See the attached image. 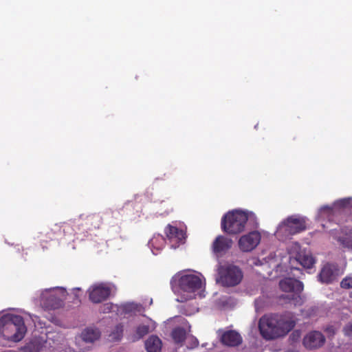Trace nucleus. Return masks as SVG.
I'll use <instances>...</instances> for the list:
<instances>
[{"label": "nucleus", "instance_id": "f257e3e1", "mask_svg": "<svg viewBox=\"0 0 352 352\" xmlns=\"http://www.w3.org/2000/svg\"><path fill=\"white\" fill-rule=\"evenodd\" d=\"M296 325L290 316L270 314L263 316L258 322L261 336L266 340H274L285 336Z\"/></svg>", "mask_w": 352, "mask_h": 352}, {"label": "nucleus", "instance_id": "f03ea898", "mask_svg": "<svg viewBox=\"0 0 352 352\" xmlns=\"http://www.w3.org/2000/svg\"><path fill=\"white\" fill-rule=\"evenodd\" d=\"M22 316L13 314L4 315L0 318V335L8 340L20 341L26 332Z\"/></svg>", "mask_w": 352, "mask_h": 352}, {"label": "nucleus", "instance_id": "7ed1b4c3", "mask_svg": "<svg viewBox=\"0 0 352 352\" xmlns=\"http://www.w3.org/2000/svg\"><path fill=\"white\" fill-rule=\"evenodd\" d=\"M216 281L224 287H234L239 284L243 278L241 270L232 265H220L217 269Z\"/></svg>", "mask_w": 352, "mask_h": 352}, {"label": "nucleus", "instance_id": "20e7f679", "mask_svg": "<svg viewBox=\"0 0 352 352\" xmlns=\"http://www.w3.org/2000/svg\"><path fill=\"white\" fill-rule=\"evenodd\" d=\"M41 303L48 309H56L62 307L66 298V291L63 288L49 289L41 296Z\"/></svg>", "mask_w": 352, "mask_h": 352}, {"label": "nucleus", "instance_id": "39448f33", "mask_svg": "<svg viewBox=\"0 0 352 352\" xmlns=\"http://www.w3.org/2000/svg\"><path fill=\"white\" fill-rule=\"evenodd\" d=\"M179 288L184 292L193 293L202 286L201 279L195 274H184L179 279Z\"/></svg>", "mask_w": 352, "mask_h": 352}, {"label": "nucleus", "instance_id": "423d86ee", "mask_svg": "<svg viewBox=\"0 0 352 352\" xmlns=\"http://www.w3.org/2000/svg\"><path fill=\"white\" fill-rule=\"evenodd\" d=\"M260 241V233L256 231L251 232L240 238L239 246L243 252H250L258 245Z\"/></svg>", "mask_w": 352, "mask_h": 352}, {"label": "nucleus", "instance_id": "0eeeda50", "mask_svg": "<svg viewBox=\"0 0 352 352\" xmlns=\"http://www.w3.org/2000/svg\"><path fill=\"white\" fill-rule=\"evenodd\" d=\"M111 294V289L104 284L91 286L89 289V300L94 303H100L105 300Z\"/></svg>", "mask_w": 352, "mask_h": 352}, {"label": "nucleus", "instance_id": "6e6552de", "mask_svg": "<svg viewBox=\"0 0 352 352\" xmlns=\"http://www.w3.org/2000/svg\"><path fill=\"white\" fill-rule=\"evenodd\" d=\"M325 342V338L322 333L313 331L307 333L303 338V345L307 349H315L321 347Z\"/></svg>", "mask_w": 352, "mask_h": 352}, {"label": "nucleus", "instance_id": "1a4fd4ad", "mask_svg": "<svg viewBox=\"0 0 352 352\" xmlns=\"http://www.w3.org/2000/svg\"><path fill=\"white\" fill-rule=\"evenodd\" d=\"M232 243V239L220 235L213 241L212 249L216 255L221 256L231 248Z\"/></svg>", "mask_w": 352, "mask_h": 352}, {"label": "nucleus", "instance_id": "9d476101", "mask_svg": "<svg viewBox=\"0 0 352 352\" xmlns=\"http://www.w3.org/2000/svg\"><path fill=\"white\" fill-rule=\"evenodd\" d=\"M295 262L300 263L302 267L310 269L315 263V258L309 252L300 251L296 256H291L289 263L292 265Z\"/></svg>", "mask_w": 352, "mask_h": 352}, {"label": "nucleus", "instance_id": "9b49d317", "mask_svg": "<svg viewBox=\"0 0 352 352\" xmlns=\"http://www.w3.org/2000/svg\"><path fill=\"white\" fill-rule=\"evenodd\" d=\"M279 287L285 292L300 293L303 290L302 283L297 279L285 278L280 280Z\"/></svg>", "mask_w": 352, "mask_h": 352}, {"label": "nucleus", "instance_id": "f8f14e48", "mask_svg": "<svg viewBox=\"0 0 352 352\" xmlns=\"http://www.w3.org/2000/svg\"><path fill=\"white\" fill-rule=\"evenodd\" d=\"M221 342L225 346L235 347L239 346L243 339L241 335L234 330L224 331L221 336Z\"/></svg>", "mask_w": 352, "mask_h": 352}, {"label": "nucleus", "instance_id": "ddd939ff", "mask_svg": "<svg viewBox=\"0 0 352 352\" xmlns=\"http://www.w3.org/2000/svg\"><path fill=\"white\" fill-rule=\"evenodd\" d=\"M246 221H222V230L230 235L241 233L245 230Z\"/></svg>", "mask_w": 352, "mask_h": 352}, {"label": "nucleus", "instance_id": "4468645a", "mask_svg": "<svg viewBox=\"0 0 352 352\" xmlns=\"http://www.w3.org/2000/svg\"><path fill=\"white\" fill-rule=\"evenodd\" d=\"M318 276L322 283H332L336 279L337 269L332 265L327 264L322 268Z\"/></svg>", "mask_w": 352, "mask_h": 352}, {"label": "nucleus", "instance_id": "2eb2a0df", "mask_svg": "<svg viewBox=\"0 0 352 352\" xmlns=\"http://www.w3.org/2000/svg\"><path fill=\"white\" fill-rule=\"evenodd\" d=\"M305 222V221H283L279 226V228L289 234H294L306 229Z\"/></svg>", "mask_w": 352, "mask_h": 352}, {"label": "nucleus", "instance_id": "dca6fc26", "mask_svg": "<svg viewBox=\"0 0 352 352\" xmlns=\"http://www.w3.org/2000/svg\"><path fill=\"white\" fill-rule=\"evenodd\" d=\"M165 234L166 237L170 241H175L178 243H184L186 233L183 230L168 225L165 230Z\"/></svg>", "mask_w": 352, "mask_h": 352}, {"label": "nucleus", "instance_id": "f3484780", "mask_svg": "<svg viewBox=\"0 0 352 352\" xmlns=\"http://www.w3.org/2000/svg\"><path fill=\"white\" fill-rule=\"evenodd\" d=\"M101 333L98 329L88 327L80 333V338L85 343L92 344L100 338Z\"/></svg>", "mask_w": 352, "mask_h": 352}, {"label": "nucleus", "instance_id": "a211bd4d", "mask_svg": "<svg viewBox=\"0 0 352 352\" xmlns=\"http://www.w3.org/2000/svg\"><path fill=\"white\" fill-rule=\"evenodd\" d=\"M145 346L147 352H160L162 341L157 336H151L146 340Z\"/></svg>", "mask_w": 352, "mask_h": 352}, {"label": "nucleus", "instance_id": "6ab92c4d", "mask_svg": "<svg viewBox=\"0 0 352 352\" xmlns=\"http://www.w3.org/2000/svg\"><path fill=\"white\" fill-rule=\"evenodd\" d=\"M172 338L176 343H180L184 341L186 332L183 327L175 328L172 331Z\"/></svg>", "mask_w": 352, "mask_h": 352}, {"label": "nucleus", "instance_id": "aec40b11", "mask_svg": "<svg viewBox=\"0 0 352 352\" xmlns=\"http://www.w3.org/2000/svg\"><path fill=\"white\" fill-rule=\"evenodd\" d=\"M149 332V327L148 325L142 324L140 325L136 330L137 334L140 338H142Z\"/></svg>", "mask_w": 352, "mask_h": 352}, {"label": "nucleus", "instance_id": "412c9836", "mask_svg": "<svg viewBox=\"0 0 352 352\" xmlns=\"http://www.w3.org/2000/svg\"><path fill=\"white\" fill-rule=\"evenodd\" d=\"M342 243L348 248H352V232H350L342 239H340Z\"/></svg>", "mask_w": 352, "mask_h": 352}, {"label": "nucleus", "instance_id": "4be33fe9", "mask_svg": "<svg viewBox=\"0 0 352 352\" xmlns=\"http://www.w3.org/2000/svg\"><path fill=\"white\" fill-rule=\"evenodd\" d=\"M340 287L343 289L352 288V276H347L342 279Z\"/></svg>", "mask_w": 352, "mask_h": 352}, {"label": "nucleus", "instance_id": "5701e85b", "mask_svg": "<svg viewBox=\"0 0 352 352\" xmlns=\"http://www.w3.org/2000/svg\"><path fill=\"white\" fill-rule=\"evenodd\" d=\"M122 327L117 326L116 328V331L112 332L110 336L113 340H120L122 337Z\"/></svg>", "mask_w": 352, "mask_h": 352}, {"label": "nucleus", "instance_id": "b1692460", "mask_svg": "<svg viewBox=\"0 0 352 352\" xmlns=\"http://www.w3.org/2000/svg\"><path fill=\"white\" fill-rule=\"evenodd\" d=\"M324 331L329 338L333 336L336 333L337 329L334 326L330 325L326 327Z\"/></svg>", "mask_w": 352, "mask_h": 352}, {"label": "nucleus", "instance_id": "393cba45", "mask_svg": "<svg viewBox=\"0 0 352 352\" xmlns=\"http://www.w3.org/2000/svg\"><path fill=\"white\" fill-rule=\"evenodd\" d=\"M344 335L352 338V323L346 324L343 329Z\"/></svg>", "mask_w": 352, "mask_h": 352}, {"label": "nucleus", "instance_id": "a878e982", "mask_svg": "<svg viewBox=\"0 0 352 352\" xmlns=\"http://www.w3.org/2000/svg\"><path fill=\"white\" fill-rule=\"evenodd\" d=\"M300 338V332L299 331H294L291 335L290 338L293 342H296Z\"/></svg>", "mask_w": 352, "mask_h": 352}, {"label": "nucleus", "instance_id": "bb28decb", "mask_svg": "<svg viewBox=\"0 0 352 352\" xmlns=\"http://www.w3.org/2000/svg\"><path fill=\"white\" fill-rule=\"evenodd\" d=\"M294 248L295 249V250H297L300 248L298 244H295L294 246Z\"/></svg>", "mask_w": 352, "mask_h": 352}, {"label": "nucleus", "instance_id": "cd10ccee", "mask_svg": "<svg viewBox=\"0 0 352 352\" xmlns=\"http://www.w3.org/2000/svg\"><path fill=\"white\" fill-rule=\"evenodd\" d=\"M286 352H298V351L296 350H294V349H289Z\"/></svg>", "mask_w": 352, "mask_h": 352}, {"label": "nucleus", "instance_id": "c85d7f7f", "mask_svg": "<svg viewBox=\"0 0 352 352\" xmlns=\"http://www.w3.org/2000/svg\"><path fill=\"white\" fill-rule=\"evenodd\" d=\"M188 300V298H182L181 300H179V301H180V302H184V301H186V300Z\"/></svg>", "mask_w": 352, "mask_h": 352}, {"label": "nucleus", "instance_id": "c756f323", "mask_svg": "<svg viewBox=\"0 0 352 352\" xmlns=\"http://www.w3.org/2000/svg\"><path fill=\"white\" fill-rule=\"evenodd\" d=\"M30 347V346H28L26 347V350L28 351V349H29Z\"/></svg>", "mask_w": 352, "mask_h": 352}, {"label": "nucleus", "instance_id": "7c9ffc66", "mask_svg": "<svg viewBox=\"0 0 352 352\" xmlns=\"http://www.w3.org/2000/svg\"><path fill=\"white\" fill-rule=\"evenodd\" d=\"M110 308V306L107 305V309H109Z\"/></svg>", "mask_w": 352, "mask_h": 352}, {"label": "nucleus", "instance_id": "2f4dec72", "mask_svg": "<svg viewBox=\"0 0 352 352\" xmlns=\"http://www.w3.org/2000/svg\"><path fill=\"white\" fill-rule=\"evenodd\" d=\"M351 352H352V350H351Z\"/></svg>", "mask_w": 352, "mask_h": 352}]
</instances>
